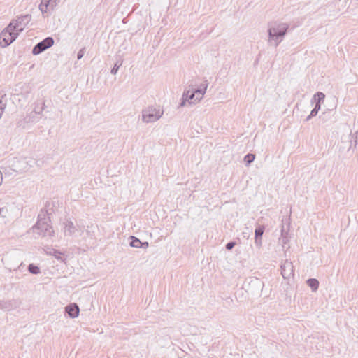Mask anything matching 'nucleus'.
<instances>
[{"mask_svg":"<svg viewBox=\"0 0 358 358\" xmlns=\"http://www.w3.org/2000/svg\"><path fill=\"white\" fill-rule=\"evenodd\" d=\"M289 25L287 23L274 22L268 25V43L276 48L283 40Z\"/></svg>","mask_w":358,"mask_h":358,"instance_id":"f257e3e1","label":"nucleus"},{"mask_svg":"<svg viewBox=\"0 0 358 358\" xmlns=\"http://www.w3.org/2000/svg\"><path fill=\"white\" fill-rule=\"evenodd\" d=\"M50 219L47 216L46 213L41 210L38 215V220L36 224L32 227L34 232L37 233L43 237H52L55 231L52 227L49 224Z\"/></svg>","mask_w":358,"mask_h":358,"instance_id":"f03ea898","label":"nucleus"},{"mask_svg":"<svg viewBox=\"0 0 358 358\" xmlns=\"http://www.w3.org/2000/svg\"><path fill=\"white\" fill-rule=\"evenodd\" d=\"M36 163L34 158L31 157H20L14 159L11 166L14 171L24 173L32 168Z\"/></svg>","mask_w":358,"mask_h":358,"instance_id":"7ed1b4c3","label":"nucleus"},{"mask_svg":"<svg viewBox=\"0 0 358 358\" xmlns=\"http://www.w3.org/2000/svg\"><path fill=\"white\" fill-rule=\"evenodd\" d=\"M163 113L159 106H149L142 110V120L145 123L155 122L161 118Z\"/></svg>","mask_w":358,"mask_h":358,"instance_id":"20e7f679","label":"nucleus"},{"mask_svg":"<svg viewBox=\"0 0 358 358\" xmlns=\"http://www.w3.org/2000/svg\"><path fill=\"white\" fill-rule=\"evenodd\" d=\"M13 27V24H9L0 34V45L2 47H7L17 38L19 34Z\"/></svg>","mask_w":358,"mask_h":358,"instance_id":"39448f33","label":"nucleus"},{"mask_svg":"<svg viewBox=\"0 0 358 358\" xmlns=\"http://www.w3.org/2000/svg\"><path fill=\"white\" fill-rule=\"evenodd\" d=\"M31 19V16L30 15H20L17 19L13 20L10 24H13V28L19 34L24 30Z\"/></svg>","mask_w":358,"mask_h":358,"instance_id":"423d86ee","label":"nucleus"},{"mask_svg":"<svg viewBox=\"0 0 358 358\" xmlns=\"http://www.w3.org/2000/svg\"><path fill=\"white\" fill-rule=\"evenodd\" d=\"M54 44V39L52 37H47L41 42L38 43L32 49V54L34 55H39Z\"/></svg>","mask_w":358,"mask_h":358,"instance_id":"0eeeda50","label":"nucleus"},{"mask_svg":"<svg viewBox=\"0 0 358 358\" xmlns=\"http://www.w3.org/2000/svg\"><path fill=\"white\" fill-rule=\"evenodd\" d=\"M84 227L74 225L72 221L65 220L63 222V231L65 236H72L76 231L83 232Z\"/></svg>","mask_w":358,"mask_h":358,"instance_id":"6e6552de","label":"nucleus"},{"mask_svg":"<svg viewBox=\"0 0 358 358\" xmlns=\"http://www.w3.org/2000/svg\"><path fill=\"white\" fill-rule=\"evenodd\" d=\"M281 274L285 279H290L294 276V269L292 262L286 259L280 266Z\"/></svg>","mask_w":358,"mask_h":358,"instance_id":"1a4fd4ad","label":"nucleus"},{"mask_svg":"<svg viewBox=\"0 0 358 358\" xmlns=\"http://www.w3.org/2000/svg\"><path fill=\"white\" fill-rule=\"evenodd\" d=\"M8 199H0V218L5 219L9 215L10 205Z\"/></svg>","mask_w":358,"mask_h":358,"instance_id":"9d476101","label":"nucleus"},{"mask_svg":"<svg viewBox=\"0 0 358 358\" xmlns=\"http://www.w3.org/2000/svg\"><path fill=\"white\" fill-rule=\"evenodd\" d=\"M65 312L71 318H76L79 315L80 309L76 303H70L65 307Z\"/></svg>","mask_w":358,"mask_h":358,"instance_id":"9b49d317","label":"nucleus"},{"mask_svg":"<svg viewBox=\"0 0 358 358\" xmlns=\"http://www.w3.org/2000/svg\"><path fill=\"white\" fill-rule=\"evenodd\" d=\"M207 87H208V83L203 84L200 86V87L199 89L193 91V92H194V96H195L194 101L192 102L194 104L199 102L203 98V96L206 92V90L207 89Z\"/></svg>","mask_w":358,"mask_h":358,"instance_id":"f8f14e48","label":"nucleus"},{"mask_svg":"<svg viewBox=\"0 0 358 358\" xmlns=\"http://www.w3.org/2000/svg\"><path fill=\"white\" fill-rule=\"evenodd\" d=\"M324 98L325 94L323 92H318L313 95V97L311 99V103H313L315 102L321 105V103L324 101Z\"/></svg>","mask_w":358,"mask_h":358,"instance_id":"ddd939ff","label":"nucleus"},{"mask_svg":"<svg viewBox=\"0 0 358 358\" xmlns=\"http://www.w3.org/2000/svg\"><path fill=\"white\" fill-rule=\"evenodd\" d=\"M50 0H41V3L39 5V10L41 11L43 14L48 13L50 10Z\"/></svg>","mask_w":358,"mask_h":358,"instance_id":"4468645a","label":"nucleus"},{"mask_svg":"<svg viewBox=\"0 0 358 358\" xmlns=\"http://www.w3.org/2000/svg\"><path fill=\"white\" fill-rule=\"evenodd\" d=\"M307 285L311 288L313 292L317 290L319 287V282L315 278H310L306 281Z\"/></svg>","mask_w":358,"mask_h":358,"instance_id":"2eb2a0df","label":"nucleus"},{"mask_svg":"<svg viewBox=\"0 0 358 358\" xmlns=\"http://www.w3.org/2000/svg\"><path fill=\"white\" fill-rule=\"evenodd\" d=\"M182 97L184 99H186L187 101H189V104H192L193 102V99H194V92H190L189 90H185L183 92Z\"/></svg>","mask_w":358,"mask_h":358,"instance_id":"dca6fc26","label":"nucleus"},{"mask_svg":"<svg viewBox=\"0 0 358 358\" xmlns=\"http://www.w3.org/2000/svg\"><path fill=\"white\" fill-rule=\"evenodd\" d=\"M131 242L129 243L131 247L140 248V245L141 243V241L136 237L134 236H131L130 238Z\"/></svg>","mask_w":358,"mask_h":358,"instance_id":"f3484780","label":"nucleus"},{"mask_svg":"<svg viewBox=\"0 0 358 358\" xmlns=\"http://www.w3.org/2000/svg\"><path fill=\"white\" fill-rule=\"evenodd\" d=\"M264 231V227L263 226L257 227L255 231V238H262Z\"/></svg>","mask_w":358,"mask_h":358,"instance_id":"a211bd4d","label":"nucleus"},{"mask_svg":"<svg viewBox=\"0 0 358 358\" xmlns=\"http://www.w3.org/2000/svg\"><path fill=\"white\" fill-rule=\"evenodd\" d=\"M255 159V155L251 153H249L246 155L244 157V162H245L246 165H249L251 164Z\"/></svg>","mask_w":358,"mask_h":358,"instance_id":"6ab92c4d","label":"nucleus"},{"mask_svg":"<svg viewBox=\"0 0 358 358\" xmlns=\"http://www.w3.org/2000/svg\"><path fill=\"white\" fill-rule=\"evenodd\" d=\"M28 270L32 274H38L40 273L39 268L33 264L29 265Z\"/></svg>","mask_w":358,"mask_h":358,"instance_id":"aec40b11","label":"nucleus"},{"mask_svg":"<svg viewBox=\"0 0 358 358\" xmlns=\"http://www.w3.org/2000/svg\"><path fill=\"white\" fill-rule=\"evenodd\" d=\"M286 234H287V232H285V230L284 229V227L282 226V228L281 229V237L279 238V241L282 243V244H286L287 242L288 241V239H287V237L285 236Z\"/></svg>","mask_w":358,"mask_h":358,"instance_id":"412c9836","label":"nucleus"},{"mask_svg":"<svg viewBox=\"0 0 358 358\" xmlns=\"http://www.w3.org/2000/svg\"><path fill=\"white\" fill-rule=\"evenodd\" d=\"M50 254L53 255L56 259L62 261V259L61 257L62 253L59 251L53 249L51 252H50Z\"/></svg>","mask_w":358,"mask_h":358,"instance_id":"4be33fe9","label":"nucleus"},{"mask_svg":"<svg viewBox=\"0 0 358 358\" xmlns=\"http://www.w3.org/2000/svg\"><path fill=\"white\" fill-rule=\"evenodd\" d=\"M121 66H122V62L119 63L118 62H117L115 64V65L113 67V69H111V71H110L111 73L113 74V75H115L117 73V71H118V70H119V69H120V67Z\"/></svg>","mask_w":358,"mask_h":358,"instance_id":"5701e85b","label":"nucleus"},{"mask_svg":"<svg viewBox=\"0 0 358 358\" xmlns=\"http://www.w3.org/2000/svg\"><path fill=\"white\" fill-rule=\"evenodd\" d=\"M317 113H318V111H317L316 109L313 108V109L311 110V112H310V115L306 117V121L310 120L312 117H313L316 116V115H317Z\"/></svg>","mask_w":358,"mask_h":358,"instance_id":"b1692460","label":"nucleus"},{"mask_svg":"<svg viewBox=\"0 0 358 358\" xmlns=\"http://www.w3.org/2000/svg\"><path fill=\"white\" fill-rule=\"evenodd\" d=\"M235 245H236L235 242L230 241L226 244L225 248L227 250H230L235 246Z\"/></svg>","mask_w":358,"mask_h":358,"instance_id":"393cba45","label":"nucleus"},{"mask_svg":"<svg viewBox=\"0 0 358 358\" xmlns=\"http://www.w3.org/2000/svg\"><path fill=\"white\" fill-rule=\"evenodd\" d=\"M85 48L80 49L79 50V52H78V55H77L78 59H80L83 57V55H85Z\"/></svg>","mask_w":358,"mask_h":358,"instance_id":"a878e982","label":"nucleus"},{"mask_svg":"<svg viewBox=\"0 0 358 358\" xmlns=\"http://www.w3.org/2000/svg\"><path fill=\"white\" fill-rule=\"evenodd\" d=\"M6 103H0V119L2 117V114L6 108Z\"/></svg>","mask_w":358,"mask_h":358,"instance_id":"bb28decb","label":"nucleus"},{"mask_svg":"<svg viewBox=\"0 0 358 358\" xmlns=\"http://www.w3.org/2000/svg\"><path fill=\"white\" fill-rule=\"evenodd\" d=\"M57 0H50V8L51 10L54 9V8L57 6Z\"/></svg>","mask_w":358,"mask_h":358,"instance_id":"cd10ccee","label":"nucleus"},{"mask_svg":"<svg viewBox=\"0 0 358 358\" xmlns=\"http://www.w3.org/2000/svg\"><path fill=\"white\" fill-rule=\"evenodd\" d=\"M255 243L259 248L262 245V238H255Z\"/></svg>","mask_w":358,"mask_h":358,"instance_id":"c85d7f7f","label":"nucleus"},{"mask_svg":"<svg viewBox=\"0 0 358 358\" xmlns=\"http://www.w3.org/2000/svg\"><path fill=\"white\" fill-rule=\"evenodd\" d=\"M140 245V248H147L148 247V242H141Z\"/></svg>","mask_w":358,"mask_h":358,"instance_id":"c756f323","label":"nucleus"},{"mask_svg":"<svg viewBox=\"0 0 358 358\" xmlns=\"http://www.w3.org/2000/svg\"><path fill=\"white\" fill-rule=\"evenodd\" d=\"M186 101H187L186 99H184V98L182 97V101L181 103H180L179 105V107H183L185 106V103H186Z\"/></svg>","mask_w":358,"mask_h":358,"instance_id":"7c9ffc66","label":"nucleus"},{"mask_svg":"<svg viewBox=\"0 0 358 358\" xmlns=\"http://www.w3.org/2000/svg\"><path fill=\"white\" fill-rule=\"evenodd\" d=\"M320 107H321L320 104H318V103H315V106L314 107L315 109H316L317 111H319L320 110Z\"/></svg>","mask_w":358,"mask_h":358,"instance_id":"2f4dec72","label":"nucleus"},{"mask_svg":"<svg viewBox=\"0 0 358 358\" xmlns=\"http://www.w3.org/2000/svg\"><path fill=\"white\" fill-rule=\"evenodd\" d=\"M0 103H4V102L3 101V100H2V99H0Z\"/></svg>","mask_w":358,"mask_h":358,"instance_id":"473e14b6","label":"nucleus"}]
</instances>
